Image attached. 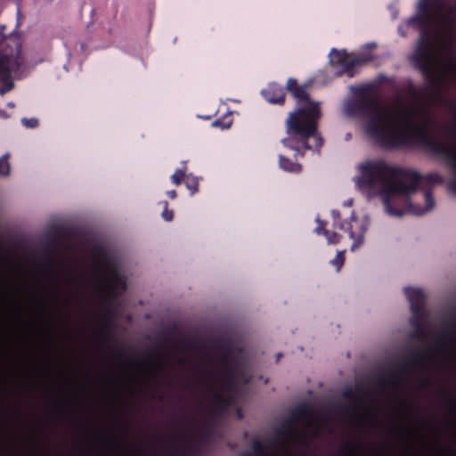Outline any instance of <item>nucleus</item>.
Segmentation results:
<instances>
[{
	"label": "nucleus",
	"mask_w": 456,
	"mask_h": 456,
	"mask_svg": "<svg viewBox=\"0 0 456 456\" xmlns=\"http://www.w3.org/2000/svg\"><path fill=\"white\" fill-rule=\"evenodd\" d=\"M405 92L394 95L387 103L381 104L367 86L358 88L354 99L344 102L343 113L358 118L364 132L376 143L389 149L421 146L442 159L452 170L449 188L456 193V142H443L433 137L429 129L435 123L430 106L418 101L419 89L412 84ZM452 119L448 132L456 137V106L450 104Z\"/></svg>",
	"instance_id": "1"
},
{
	"label": "nucleus",
	"mask_w": 456,
	"mask_h": 456,
	"mask_svg": "<svg viewBox=\"0 0 456 456\" xmlns=\"http://www.w3.org/2000/svg\"><path fill=\"white\" fill-rule=\"evenodd\" d=\"M419 32L414 53L409 57L415 68L438 91L456 89V0H419L415 14L405 28Z\"/></svg>",
	"instance_id": "2"
},
{
	"label": "nucleus",
	"mask_w": 456,
	"mask_h": 456,
	"mask_svg": "<svg viewBox=\"0 0 456 456\" xmlns=\"http://www.w3.org/2000/svg\"><path fill=\"white\" fill-rule=\"evenodd\" d=\"M354 181L368 198L381 196L385 212L394 217L405 214L404 207L416 216H424L436 207L434 196L426 186L441 183L444 177L436 173L426 176L409 169L388 165L382 159L368 160L358 166Z\"/></svg>",
	"instance_id": "3"
},
{
	"label": "nucleus",
	"mask_w": 456,
	"mask_h": 456,
	"mask_svg": "<svg viewBox=\"0 0 456 456\" xmlns=\"http://www.w3.org/2000/svg\"><path fill=\"white\" fill-rule=\"evenodd\" d=\"M202 379L217 409L226 412L250 380L245 353L230 342H214L203 353Z\"/></svg>",
	"instance_id": "4"
},
{
	"label": "nucleus",
	"mask_w": 456,
	"mask_h": 456,
	"mask_svg": "<svg viewBox=\"0 0 456 456\" xmlns=\"http://www.w3.org/2000/svg\"><path fill=\"white\" fill-rule=\"evenodd\" d=\"M291 94L305 103L289 113L285 124L287 136L281 139V143L295 152L296 159L303 157L306 151L320 154L323 145V139L318 132L321 102L310 101L305 86L294 89Z\"/></svg>",
	"instance_id": "5"
},
{
	"label": "nucleus",
	"mask_w": 456,
	"mask_h": 456,
	"mask_svg": "<svg viewBox=\"0 0 456 456\" xmlns=\"http://www.w3.org/2000/svg\"><path fill=\"white\" fill-rule=\"evenodd\" d=\"M105 450H93L82 443L74 447L60 451L53 456H199L200 450L193 439L182 434L175 436L167 445L165 452H159L155 449L146 448L141 444H124L114 437L104 438Z\"/></svg>",
	"instance_id": "6"
},
{
	"label": "nucleus",
	"mask_w": 456,
	"mask_h": 456,
	"mask_svg": "<svg viewBox=\"0 0 456 456\" xmlns=\"http://www.w3.org/2000/svg\"><path fill=\"white\" fill-rule=\"evenodd\" d=\"M102 260V265L94 262L91 283L101 297L111 302L126 290V277L121 265L112 257L104 254Z\"/></svg>",
	"instance_id": "7"
},
{
	"label": "nucleus",
	"mask_w": 456,
	"mask_h": 456,
	"mask_svg": "<svg viewBox=\"0 0 456 456\" xmlns=\"http://www.w3.org/2000/svg\"><path fill=\"white\" fill-rule=\"evenodd\" d=\"M25 63L21 45L16 38H6L0 31V94L14 87V80L22 77Z\"/></svg>",
	"instance_id": "8"
},
{
	"label": "nucleus",
	"mask_w": 456,
	"mask_h": 456,
	"mask_svg": "<svg viewBox=\"0 0 456 456\" xmlns=\"http://www.w3.org/2000/svg\"><path fill=\"white\" fill-rule=\"evenodd\" d=\"M404 293L410 303L412 314L411 324L413 328L412 338L423 341L428 336V314L424 310L425 296L420 289L405 288Z\"/></svg>",
	"instance_id": "9"
},
{
	"label": "nucleus",
	"mask_w": 456,
	"mask_h": 456,
	"mask_svg": "<svg viewBox=\"0 0 456 456\" xmlns=\"http://www.w3.org/2000/svg\"><path fill=\"white\" fill-rule=\"evenodd\" d=\"M370 226L368 216L358 217L354 212H352L349 220L346 222V229L349 238L353 240L351 250L354 251L364 243V235Z\"/></svg>",
	"instance_id": "10"
},
{
	"label": "nucleus",
	"mask_w": 456,
	"mask_h": 456,
	"mask_svg": "<svg viewBox=\"0 0 456 456\" xmlns=\"http://www.w3.org/2000/svg\"><path fill=\"white\" fill-rule=\"evenodd\" d=\"M421 353L417 351L413 353L409 358L405 359L402 367L395 371L391 378V383L399 387L403 384L406 374L414 367H417L422 362Z\"/></svg>",
	"instance_id": "11"
},
{
	"label": "nucleus",
	"mask_w": 456,
	"mask_h": 456,
	"mask_svg": "<svg viewBox=\"0 0 456 456\" xmlns=\"http://www.w3.org/2000/svg\"><path fill=\"white\" fill-rule=\"evenodd\" d=\"M377 47L376 43H368L362 47L361 53L347 64L345 65V71L348 77L354 76V68L361 66L364 63L370 62L374 59V56L370 53Z\"/></svg>",
	"instance_id": "12"
},
{
	"label": "nucleus",
	"mask_w": 456,
	"mask_h": 456,
	"mask_svg": "<svg viewBox=\"0 0 456 456\" xmlns=\"http://www.w3.org/2000/svg\"><path fill=\"white\" fill-rule=\"evenodd\" d=\"M264 98L270 103H283L285 99L284 89L275 83H271L261 92Z\"/></svg>",
	"instance_id": "13"
},
{
	"label": "nucleus",
	"mask_w": 456,
	"mask_h": 456,
	"mask_svg": "<svg viewBox=\"0 0 456 456\" xmlns=\"http://www.w3.org/2000/svg\"><path fill=\"white\" fill-rule=\"evenodd\" d=\"M442 340L452 345L456 342V316L439 336L438 346H441Z\"/></svg>",
	"instance_id": "14"
},
{
	"label": "nucleus",
	"mask_w": 456,
	"mask_h": 456,
	"mask_svg": "<svg viewBox=\"0 0 456 456\" xmlns=\"http://www.w3.org/2000/svg\"><path fill=\"white\" fill-rule=\"evenodd\" d=\"M330 61L332 65H341L342 70L338 72L340 73H346L345 71V65L347 64L349 61H346V52L345 50L338 51L337 49L333 48L330 53Z\"/></svg>",
	"instance_id": "15"
},
{
	"label": "nucleus",
	"mask_w": 456,
	"mask_h": 456,
	"mask_svg": "<svg viewBox=\"0 0 456 456\" xmlns=\"http://www.w3.org/2000/svg\"><path fill=\"white\" fill-rule=\"evenodd\" d=\"M279 167L283 171L289 173L297 174L302 170V166L298 162L292 161L283 155H279Z\"/></svg>",
	"instance_id": "16"
},
{
	"label": "nucleus",
	"mask_w": 456,
	"mask_h": 456,
	"mask_svg": "<svg viewBox=\"0 0 456 456\" xmlns=\"http://www.w3.org/2000/svg\"><path fill=\"white\" fill-rule=\"evenodd\" d=\"M251 452H245V456H270L266 452V447L263 442L255 439L251 443Z\"/></svg>",
	"instance_id": "17"
},
{
	"label": "nucleus",
	"mask_w": 456,
	"mask_h": 456,
	"mask_svg": "<svg viewBox=\"0 0 456 456\" xmlns=\"http://www.w3.org/2000/svg\"><path fill=\"white\" fill-rule=\"evenodd\" d=\"M185 186L190 191L191 195L195 194L199 190V177L188 174L185 178Z\"/></svg>",
	"instance_id": "18"
},
{
	"label": "nucleus",
	"mask_w": 456,
	"mask_h": 456,
	"mask_svg": "<svg viewBox=\"0 0 456 456\" xmlns=\"http://www.w3.org/2000/svg\"><path fill=\"white\" fill-rule=\"evenodd\" d=\"M10 172L9 154L5 153L0 158V175L8 176Z\"/></svg>",
	"instance_id": "19"
},
{
	"label": "nucleus",
	"mask_w": 456,
	"mask_h": 456,
	"mask_svg": "<svg viewBox=\"0 0 456 456\" xmlns=\"http://www.w3.org/2000/svg\"><path fill=\"white\" fill-rule=\"evenodd\" d=\"M186 168L183 167V168H178L175 170V172L171 175V181L172 183L178 186L181 184V182L183 179H185L186 178Z\"/></svg>",
	"instance_id": "20"
},
{
	"label": "nucleus",
	"mask_w": 456,
	"mask_h": 456,
	"mask_svg": "<svg viewBox=\"0 0 456 456\" xmlns=\"http://www.w3.org/2000/svg\"><path fill=\"white\" fill-rule=\"evenodd\" d=\"M331 216L333 218V225L340 230L346 229L347 221L342 222L339 211L333 209L331 210Z\"/></svg>",
	"instance_id": "21"
},
{
	"label": "nucleus",
	"mask_w": 456,
	"mask_h": 456,
	"mask_svg": "<svg viewBox=\"0 0 456 456\" xmlns=\"http://www.w3.org/2000/svg\"><path fill=\"white\" fill-rule=\"evenodd\" d=\"M23 126L33 129L38 126L39 121L37 118H22L20 120Z\"/></svg>",
	"instance_id": "22"
},
{
	"label": "nucleus",
	"mask_w": 456,
	"mask_h": 456,
	"mask_svg": "<svg viewBox=\"0 0 456 456\" xmlns=\"http://www.w3.org/2000/svg\"><path fill=\"white\" fill-rule=\"evenodd\" d=\"M345 258H344V251H338L337 253V256L334 259L330 261V264L337 267V271L339 272L342 265H344Z\"/></svg>",
	"instance_id": "23"
},
{
	"label": "nucleus",
	"mask_w": 456,
	"mask_h": 456,
	"mask_svg": "<svg viewBox=\"0 0 456 456\" xmlns=\"http://www.w3.org/2000/svg\"><path fill=\"white\" fill-rule=\"evenodd\" d=\"M323 235L329 244H337L340 240V236L337 232H330L328 230H323Z\"/></svg>",
	"instance_id": "24"
},
{
	"label": "nucleus",
	"mask_w": 456,
	"mask_h": 456,
	"mask_svg": "<svg viewBox=\"0 0 456 456\" xmlns=\"http://www.w3.org/2000/svg\"><path fill=\"white\" fill-rule=\"evenodd\" d=\"M297 81L295 78H289L287 81V90L293 93V90L298 88Z\"/></svg>",
	"instance_id": "25"
},
{
	"label": "nucleus",
	"mask_w": 456,
	"mask_h": 456,
	"mask_svg": "<svg viewBox=\"0 0 456 456\" xmlns=\"http://www.w3.org/2000/svg\"><path fill=\"white\" fill-rule=\"evenodd\" d=\"M315 221L318 224V226L314 230L315 232L317 234H322L323 235V230H326L324 228L325 223L323 221H322L319 217H316Z\"/></svg>",
	"instance_id": "26"
},
{
	"label": "nucleus",
	"mask_w": 456,
	"mask_h": 456,
	"mask_svg": "<svg viewBox=\"0 0 456 456\" xmlns=\"http://www.w3.org/2000/svg\"><path fill=\"white\" fill-rule=\"evenodd\" d=\"M161 216L163 217L164 220L170 222L174 218V212L172 210H167V208H165L161 214Z\"/></svg>",
	"instance_id": "27"
},
{
	"label": "nucleus",
	"mask_w": 456,
	"mask_h": 456,
	"mask_svg": "<svg viewBox=\"0 0 456 456\" xmlns=\"http://www.w3.org/2000/svg\"><path fill=\"white\" fill-rule=\"evenodd\" d=\"M213 126H219L222 129H228L232 126V122L224 123L222 120L217 119L213 122Z\"/></svg>",
	"instance_id": "28"
},
{
	"label": "nucleus",
	"mask_w": 456,
	"mask_h": 456,
	"mask_svg": "<svg viewBox=\"0 0 456 456\" xmlns=\"http://www.w3.org/2000/svg\"><path fill=\"white\" fill-rule=\"evenodd\" d=\"M306 412H307V409H306V407H305V406H299V407H297V410H296V413H297V414H298V415H300V416H304V415H305V414H306Z\"/></svg>",
	"instance_id": "29"
},
{
	"label": "nucleus",
	"mask_w": 456,
	"mask_h": 456,
	"mask_svg": "<svg viewBox=\"0 0 456 456\" xmlns=\"http://www.w3.org/2000/svg\"><path fill=\"white\" fill-rule=\"evenodd\" d=\"M167 195L171 199H175L176 197V191L175 190L168 191H167Z\"/></svg>",
	"instance_id": "30"
},
{
	"label": "nucleus",
	"mask_w": 456,
	"mask_h": 456,
	"mask_svg": "<svg viewBox=\"0 0 456 456\" xmlns=\"http://www.w3.org/2000/svg\"><path fill=\"white\" fill-rule=\"evenodd\" d=\"M353 199H348L343 202L344 207H351L353 205Z\"/></svg>",
	"instance_id": "31"
},
{
	"label": "nucleus",
	"mask_w": 456,
	"mask_h": 456,
	"mask_svg": "<svg viewBox=\"0 0 456 456\" xmlns=\"http://www.w3.org/2000/svg\"><path fill=\"white\" fill-rule=\"evenodd\" d=\"M237 414L239 419H242V411L240 409H237Z\"/></svg>",
	"instance_id": "32"
},
{
	"label": "nucleus",
	"mask_w": 456,
	"mask_h": 456,
	"mask_svg": "<svg viewBox=\"0 0 456 456\" xmlns=\"http://www.w3.org/2000/svg\"><path fill=\"white\" fill-rule=\"evenodd\" d=\"M351 137H352V134H351L350 133H347V134H346V141H349V140L351 139Z\"/></svg>",
	"instance_id": "33"
},
{
	"label": "nucleus",
	"mask_w": 456,
	"mask_h": 456,
	"mask_svg": "<svg viewBox=\"0 0 456 456\" xmlns=\"http://www.w3.org/2000/svg\"><path fill=\"white\" fill-rule=\"evenodd\" d=\"M7 106L10 107V108H13L15 106L14 102H10L7 103Z\"/></svg>",
	"instance_id": "34"
},
{
	"label": "nucleus",
	"mask_w": 456,
	"mask_h": 456,
	"mask_svg": "<svg viewBox=\"0 0 456 456\" xmlns=\"http://www.w3.org/2000/svg\"><path fill=\"white\" fill-rule=\"evenodd\" d=\"M162 204H163L164 208H167V205H168V202L165 200V201L162 202Z\"/></svg>",
	"instance_id": "35"
},
{
	"label": "nucleus",
	"mask_w": 456,
	"mask_h": 456,
	"mask_svg": "<svg viewBox=\"0 0 456 456\" xmlns=\"http://www.w3.org/2000/svg\"><path fill=\"white\" fill-rule=\"evenodd\" d=\"M0 116L1 117H6L4 110H0Z\"/></svg>",
	"instance_id": "36"
},
{
	"label": "nucleus",
	"mask_w": 456,
	"mask_h": 456,
	"mask_svg": "<svg viewBox=\"0 0 456 456\" xmlns=\"http://www.w3.org/2000/svg\"><path fill=\"white\" fill-rule=\"evenodd\" d=\"M281 357V354H277V359L279 360Z\"/></svg>",
	"instance_id": "37"
},
{
	"label": "nucleus",
	"mask_w": 456,
	"mask_h": 456,
	"mask_svg": "<svg viewBox=\"0 0 456 456\" xmlns=\"http://www.w3.org/2000/svg\"><path fill=\"white\" fill-rule=\"evenodd\" d=\"M397 17V13L393 14V18L395 19Z\"/></svg>",
	"instance_id": "38"
}]
</instances>
